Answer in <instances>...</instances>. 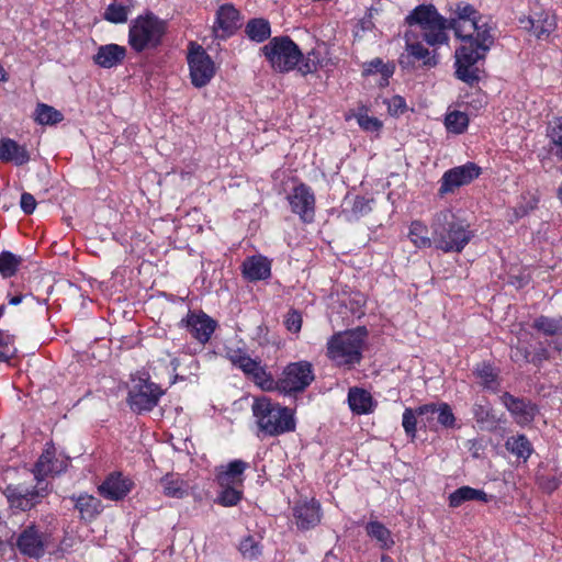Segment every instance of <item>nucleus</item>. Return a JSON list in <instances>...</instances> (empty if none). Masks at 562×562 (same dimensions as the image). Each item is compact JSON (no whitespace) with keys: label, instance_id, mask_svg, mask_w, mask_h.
I'll return each mask as SVG.
<instances>
[{"label":"nucleus","instance_id":"1","mask_svg":"<svg viewBox=\"0 0 562 562\" xmlns=\"http://www.w3.org/2000/svg\"><path fill=\"white\" fill-rule=\"evenodd\" d=\"M64 462L55 457V452L50 450L44 451L34 465L33 473L36 485L33 488L24 484H10L4 490V495L10 507L27 512L34 508L49 494L48 483L45 477L50 474H57L63 471Z\"/></svg>","mask_w":562,"mask_h":562},{"label":"nucleus","instance_id":"2","mask_svg":"<svg viewBox=\"0 0 562 562\" xmlns=\"http://www.w3.org/2000/svg\"><path fill=\"white\" fill-rule=\"evenodd\" d=\"M430 227L435 247L443 252H461L474 237L470 224L448 209L435 214Z\"/></svg>","mask_w":562,"mask_h":562},{"label":"nucleus","instance_id":"3","mask_svg":"<svg viewBox=\"0 0 562 562\" xmlns=\"http://www.w3.org/2000/svg\"><path fill=\"white\" fill-rule=\"evenodd\" d=\"M449 26L463 43L475 41L483 50H490L494 43L492 26L471 4L457 3L449 18Z\"/></svg>","mask_w":562,"mask_h":562},{"label":"nucleus","instance_id":"4","mask_svg":"<svg viewBox=\"0 0 562 562\" xmlns=\"http://www.w3.org/2000/svg\"><path fill=\"white\" fill-rule=\"evenodd\" d=\"M251 411L259 430L265 436H279L295 429L292 409L262 396L254 401Z\"/></svg>","mask_w":562,"mask_h":562},{"label":"nucleus","instance_id":"5","mask_svg":"<svg viewBox=\"0 0 562 562\" xmlns=\"http://www.w3.org/2000/svg\"><path fill=\"white\" fill-rule=\"evenodd\" d=\"M367 336L366 327L337 333L328 339L326 355L337 366L359 364Z\"/></svg>","mask_w":562,"mask_h":562},{"label":"nucleus","instance_id":"6","mask_svg":"<svg viewBox=\"0 0 562 562\" xmlns=\"http://www.w3.org/2000/svg\"><path fill=\"white\" fill-rule=\"evenodd\" d=\"M166 32V21L147 12L131 21L128 45L136 53L155 50L161 45Z\"/></svg>","mask_w":562,"mask_h":562},{"label":"nucleus","instance_id":"7","mask_svg":"<svg viewBox=\"0 0 562 562\" xmlns=\"http://www.w3.org/2000/svg\"><path fill=\"white\" fill-rule=\"evenodd\" d=\"M406 22L411 26L417 25L423 38L430 46L443 45L449 41L447 34V30L450 29L449 20L439 14L431 4L416 7L406 16Z\"/></svg>","mask_w":562,"mask_h":562},{"label":"nucleus","instance_id":"8","mask_svg":"<svg viewBox=\"0 0 562 562\" xmlns=\"http://www.w3.org/2000/svg\"><path fill=\"white\" fill-rule=\"evenodd\" d=\"M271 67L279 72H289L296 68L302 52L289 36H276L261 48Z\"/></svg>","mask_w":562,"mask_h":562},{"label":"nucleus","instance_id":"9","mask_svg":"<svg viewBox=\"0 0 562 562\" xmlns=\"http://www.w3.org/2000/svg\"><path fill=\"white\" fill-rule=\"evenodd\" d=\"M315 374L311 362L302 360L284 367L278 378V392L284 395H295L304 392L314 381Z\"/></svg>","mask_w":562,"mask_h":562},{"label":"nucleus","instance_id":"10","mask_svg":"<svg viewBox=\"0 0 562 562\" xmlns=\"http://www.w3.org/2000/svg\"><path fill=\"white\" fill-rule=\"evenodd\" d=\"M488 50H483L475 41L463 43L456 50V76L461 81L473 86L480 80L477 61L484 59Z\"/></svg>","mask_w":562,"mask_h":562},{"label":"nucleus","instance_id":"11","mask_svg":"<svg viewBox=\"0 0 562 562\" xmlns=\"http://www.w3.org/2000/svg\"><path fill=\"white\" fill-rule=\"evenodd\" d=\"M164 391L148 379L138 378L128 392L130 407L137 413L151 411L159 402Z\"/></svg>","mask_w":562,"mask_h":562},{"label":"nucleus","instance_id":"12","mask_svg":"<svg viewBox=\"0 0 562 562\" xmlns=\"http://www.w3.org/2000/svg\"><path fill=\"white\" fill-rule=\"evenodd\" d=\"M188 64L192 85L196 88L206 86L215 75V66L212 58L200 45L191 43Z\"/></svg>","mask_w":562,"mask_h":562},{"label":"nucleus","instance_id":"13","mask_svg":"<svg viewBox=\"0 0 562 562\" xmlns=\"http://www.w3.org/2000/svg\"><path fill=\"white\" fill-rule=\"evenodd\" d=\"M481 172V167L471 161L447 170L440 179L438 194L443 196L453 193L457 189L468 186L479 178Z\"/></svg>","mask_w":562,"mask_h":562},{"label":"nucleus","instance_id":"14","mask_svg":"<svg viewBox=\"0 0 562 562\" xmlns=\"http://www.w3.org/2000/svg\"><path fill=\"white\" fill-rule=\"evenodd\" d=\"M49 543V535L31 524L18 536L15 546L21 554L33 559L42 558Z\"/></svg>","mask_w":562,"mask_h":562},{"label":"nucleus","instance_id":"15","mask_svg":"<svg viewBox=\"0 0 562 562\" xmlns=\"http://www.w3.org/2000/svg\"><path fill=\"white\" fill-rule=\"evenodd\" d=\"M293 213L304 222H312L315 213V196L311 188L304 183L296 186L288 195Z\"/></svg>","mask_w":562,"mask_h":562},{"label":"nucleus","instance_id":"16","mask_svg":"<svg viewBox=\"0 0 562 562\" xmlns=\"http://www.w3.org/2000/svg\"><path fill=\"white\" fill-rule=\"evenodd\" d=\"M293 517L300 530H310L321 522V504L315 499L300 501L293 507Z\"/></svg>","mask_w":562,"mask_h":562},{"label":"nucleus","instance_id":"17","mask_svg":"<svg viewBox=\"0 0 562 562\" xmlns=\"http://www.w3.org/2000/svg\"><path fill=\"white\" fill-rule=\"evenodd\" d=\"M240 14L232 4H223L216 12L213 32L216 38L226 40L239 27Z\"/></svg>","mask_w":562,"mask_h":562},{"label":"nucleus","instance_id":"18","mask_svg":"<svg viewBox=\"0 0 562 562\" xmlns=\"http://www.w3.org/2000/svg\"><path fill=\"white\" fill-rule=\"evenodd\" d=\"M182 322L191 336L201 344H206L216 328V322L205 313H189Z\"/></svg>","mask_w":562,"mask_h":562},{"label":"nucleus","instance_id":"19","mask_svg":"<svg viewBox=\"0 0 562 562\" xmlns=\"http://www.w3.org/2000/svg\"><path fill=\"white\" fill-rule=\"evenodd\" d=\"M133 483L121 473H111L98 487L101 496L111 501L123 499L132 490Z\"/></svg>","mask_w":562,"mask_h":562},{"label":"nucleus","instance_id":"20","mask_svg":"<svg viewBox=\"0 0 562 562\" xmlns=\"http://www.w3.org/2000/svg\"><path fill=\"white\" fill-rule=\"evenodd\" d=\"M246 469H248L247 462L239 459L233 460L217 468L215 481L221 487L241 486Z\"/></svg>","mask_w":562,"mask_h":562},{"label":"nucleus","instance_id":"21","mask_svg":"<svg viewBox=\"0 0 562 562\" xmlns=\"http://www.w3.org/2000/svg\"><path fill=\"white\" fill-rule=\"evenodd\" d=\"M420 416H426V422L430 423L432 417L437 415V422L445 428H453L456 426V417L450 405L447 403H429L418 406Z\"/></svg>","mask_w":562,"mask_h":562},{"label":"nucleus","instance_id":"22","mask_svg":"<svg viewBox=\"0 0 562 562\" xmlns=\"http://www.w3.org/2000/svg\"><path fill=\"white\" fill-rule=\"evenodd\" d=\"M502 401L519 425H527L533 420L535 407L530 403L509 393H504Z\"/></svg>","mask_w":562,"mask_h":562},{"label":"nucleus","instance_id":"23","mask_svg":"<svg viewBox=\"0 0 562 562\" xmlns=\"http://www.w3.org/2000/svg\"><path fill=\"white\" fill-rule=\"evenodd\" d=\"M406 53L407 55H402L400 59V64L402 66H407L411 64L408 60L413 58L414 60H420L423 66L425 67H435L438 64L436 50H429L420 43H412L409 42L408 35L406 34Z\"/></svg>","mask_w":562,"mask_h":562},{"label":"nucleus","instance_id":"24","mask_svg":"<svg viewBox=\"0 0 562 562\" xmlns=\"http://www.w3.org/2000/svg\"><path fill=\"white\" fill-rule=\"evenodd\" d=\"M30 153L24 145L11 138L0 139V161L23 166L30 161Z\"/></svg>","mask_w":562,"mask_h":562},{"label":"nucleus","instance_id":"25","mask_svg":"<svg viewBox=\"0 0 562 562\" xmlns=\"http://www.w3.org/2000/svg\"><path fill=\"white\" fill-rule=\"evenodd\" d=\"M126 56V48L117 44H106L98 48L93 61L102 68H112L121 64Z\"/></svg>","mask_w":562,"mask_h":562},{"label":"nucleus","instance_id":"26","mask_svg":"<svg viewBox=\"0 0 562 562\" xmlns=\"http://www.w3.org/2000/svg\"><path fill=\"white\" fill-rule=\"evenodd\" d=\"M243 273L250 281L265 280L270 277L271 266L267 258L252 256L244 261Z\"/></svg>","mask_w":562,"mask_h":562},{"label":"nucleus","instance_id":"27","mask_svg":"<svg viewBox=\"0 0 562 562\" xmlns=\"http://www.w3.org/2000/svg\"><path fill=\"white\" fill-rule=\"evenodd\" d=\"M75 502V508L80 513L81 519L92 520L103 510V505L99 498L86 493L78 496H71Z\"/></svg>","mask_w":562,"mask_h":562},{"label":"nucleus","instance_id":"28","mask_svg":"<svg viewBox=\"0 0 562 562\" xmlns=\"http://www.w3.org/2000/svg\"><path fill=\"white\" fill-rule=\"evenodd\" d=\"M491 496L483 490L473 488L471 486H461L449 495V506L452 508L460 507L465 502H490Z\"/></svg>","mask_w":562,"mask_h":562},{"label":"nucleus","instance_id":"29","mask_svg":"<svg viewBox=\"0 0 562 562\" xmlns=\"http://www.w3.org/2000/svg\"><path fill=\"white\" fill-rule=\"evenodd\" d=\"M162 493L167 497L183 498L188 495L189 484L177 473H167L160 479Z\"/></svg>","mask_w":562,"mask_h":562},{"label":"nucleus","instance_id":"30","mask_svg":"<svg viewBox=\"0 0 562 562\" xmlns=\"http://www.w3.org/2000/svg\"><path fill=\"white\" fill-rule=\"evenodd\" d=\"M366 532L382 550H389L395 543L391 530L378 520L369 521L366 525Z\"/></svg>","mask_w":562,"mask_h":562},{"label":"nucleus","instance_id":"31","mask_svg":"<svg viewBox=\"0 0 562 562\" xmlns=\"http://www.w3.org/2000/svg\"><path fill=\"white\" fill-rule=\"evenodd\" d=\"M549 139V153L562 160V116L551 120L546 130Z\"/></svg>","mask_w":562,"mask_h":562},{"label":"nucleus","instance_id":"32","mask_svg":"<svg viewBox=\"0 0 562 562\" xmlns=\"http://www.w3.org/2000/svg\"><path fill=\"white\" fill-rule=\"evenodd\" d=\"M348 403L352 412L357 414H367L371 411L372 396L369 392L353 387L349 390Z\"/></svg>","mask_w":562,"mask_h":562},{"label":"nucleus","instance_id":"33","mask_svg":"<svg viewBox=\"0 0 562 562\" xmlns=\"http://www.w3.org/2000/svg\"><path fill=\"white\" fill-rule=\"evenodd\" d=\"M473 374L475 375L479 383L484 389L490 390V391L498 390L499 382L497 379V374L491 363H487V362L479 363L475 367Z\"/></svg>","mask_w":562,"mask_h":562},{"label":"nucleus","instance_id":"34","mask_svg":"<svg viewBox=\"0 0 562 562\" xmlns=\"http://www.w3.org/2000/svg\"><path fill=\"white\" fill-rule=\"evenodd\" d=\"M533 34L540 38H547L557 26L555 18L549 13H541L537 19H528Z\"/></svg>","mask_w":562,"mask_h":562},{"label":"nucleus","instance_id":"35","mask_svg":"<svg viewBox=\"0 0 562 562\" xmlns=\"http://www.w3.org/2000/svg\"><path fill=\"white\" fill-rule=\"evenodd\" d=\"M395 66L393 63H384L381 58H374L363 65L362 74L370 76L373 74H380L382 76L381 86H386L389 79L393 76Z\"/></svg>","mask_w":562,"mask_h":562},{"label":"nucleus","instance_id":"36","mask_svg":"<svg viewBox=\"0 0 562 562\" xmlns=\"http://www.w3.org/2000/svg\"><path fill=\"white\" fill-rule=\"evenodd\" d=\"M408 238L417 248H429L434 244L432 236H428L427 225L420 221L411 223Z\"/></svg>","mask_w":562,"mask_h":562},{"label":"nucleus","instance_id":"37","mask_svg":"<svg viewBox=\"0 0 562 562\" xmlns=\"http://www.w3.org/2000/svg\"><path fill=\"white\" fill-rule=\"evenodd\" d=\"M506 449L517 458L527 460L532 453V446L525 435H515L505 442Z\"/></svg>","mask_w":562,"mask_h":562},{"label":"nucleus","instance_id":"38","mask_svg":"<svg viewBox=\"0 0 562 562\" xmlns=\"http://www.w3.org/2000/svg\"><path fill=\"white\" fill-rule=\"evenodd\" d=\"M247 36L257 43H262L270 37V23L265 19H251L245 27Z\"/></svg>","mask_w":562,"mask_h":562},{"label":"nucleus","instance_id":"39","mask_svg":"<svg viewBox=\"0 0 562 562\" xmlns=\"http://www.w3.org/2000/svg\"><path fill=\"white\" fill-rule=\"evenodd\" d=\"M34 114L35 121L41 125H54L64 119L61 112L45 103H38Z\"/></svg>","mask_w":562,"mask_h":562},{"label":"nucleus","instance_id":"40","mask_svg":"<svg viewBox=\"0 0 562 562\" xmlns=\"http://www.w3.org/2000/svg\"><path fill=\"white\" fill-rule=\"evenodd\" d=\"M249 379L263 391H278V379L274 380L271 373H269L261 363Z\"/></svg>","mask_w":562,"mask_h":562},{"label":"nucleus","instance_id":"41","mask_svg":"<svg viewBox=\"0 0 562 562\" xmlns=\"http://www.w3.org/2000/svg\"><path fill=\"white\" fill-rule=\"evenodd\" d=\"M445 125L449 132L461 134L468 128L469 117L464 112L452 111L446 114Z\"/></svg>","mask_w":562,"mask_h":562},{"label":"nucleus","instance_id":"42","mask_svg":"<svg viewBox=\"0 0 562 562\" xmlns=\"http://www.w3.org/2000/svg\"><path fill=\"white\" fill-rule=\"evenodd\" d=\"M417 417H420V423H424L426 426V422H424L425 416H420L418 413V407L413 409L411 407L405 408L402 417V426L404 428V431L411 440H414L416 438V431H417Z\"/></svg>","mask_w":562,"mask_h":562},{"label":"nucleus","instance_id":"43","mask_svg":"<svg viewBox=\"0 0 562 562\" xmlns=\"http://www.w3.org/2000/svg\"><path fill=\"white\" fill-rule=\"evenodd\" d=\"M238 550L243 558L248 560H255L262 553V547L260 541L255 539L254 536H246L241 539Z\"/></svg>","mask_w":562,"mask_h":562},{"label":"nucleus","instance_id":"44","mask_svg":"<svg viewBox=\"0 0 562 562\" xmlns=\"http://www.w3.org/2000/svg\"><path fill=\"white\" fill-rule=\"evenodd\" d=\"M130 8L117 2L109 4L103 13L104 20L120 24L127 21Z\"/></svg>","mask_w":562,"mask_h":562},{"label":"nucleus","instance_id":"45","mask_svg":"<svg viewBox=\"0 0 562 562\" xmlns=\"http://www.w3.org/2000/svg\"><path fill=\"white\" fill-rule=\"evenodd\" d=\"M319 65L321 54L317 50L312 49L305 56L302 54V58L296 67L301 75L306 76L315 72Z\"/></svg>","mask_w":562,"mask_h":562},{"label":"nucleus","instance_id":"46","mask_svg":"<svg viewBox=\"0 0 562 562\" xmlns=\"http://www.w3.org/2000/svg\"><path fill=\"white\" fill-rule=\"evenodd\" d=\"M21 262V259L10 251H3L0 254V273L4 278L12 277Z\"/></svg>","mask_w":562,"mask_h":562},{"label":"nucleus","instance_id":"47","mask_svg":"<svg viewBox=\"0 0 562 562\" xmlns=\"http://www.w3.org/2000/svg\"><path fill=\"white\" fill-rule=\"evenodd\" d=\"M533 328L543 333L544 335L553 336L561 330L562 325L559 319L548 316H539L533 322Z\"/></svg>","mask_w":562,"mask_h":562},{"label":"nucleus","instance_id":"48","mask_svg":"<svg viewBox=\"0 0 562 562\" xmlns=\"http://www.w3.org/2000/svg\"><path fill=\"white\" fill-rule=\"evenodd\" d=\"M239 486L222 487V492L217 496V503L225 507L237 505L241 499L243 492L238 490Z\"/></svg>","mask_w":562,"mask_h":562},{"label":"nucleus","instance_id":"49","mask_svg":"<svg viewBox=\"0 0 562 562\" xmlns=\"http://www.w3.org/2000/svg\"><path fill=\"white\" fill-rule=\"evenodd\" d=\"M370 211V201L363 196H356L350 209V217L359 218L360 216L368 214Z\"/></svg>","mask_w":562,"mask_h":562},{"label":"nucleus","instance_id":"50","mask_svg":"<svg viewBox=\"0 0 562 562\" xmlns=\"http://www.w3.org/2000/svg\"><path fill=\"white\" fill-rule=\"evenodd\" d=\"M357 122L362 130L368 132H376L382 127V123L376 117L369 116L366 113H359Z\"/></svg>","mask_w":562,"mask_h":562},{"label":"nucleus","instance_id":"51","mask_svg":"<svg viewBox=\"0 0 562 562\" xmlns=\"http://www.w3.org/2000/svg\"><path fill=\"white\" fill-rule=\"evenodd\" d=\"M302 315L296 310H291L284 319L286 329L291 333L297 334L302 328Z\"/></svg>","mask_w":562,"mask_h":562},{"label":"nucleus","instance_id":"52","mask_svg":"<svg viewBox=\"0 0 562 562\" xmlns=\"http://www.w3.org/2000/svg\"><path fill=\"white\" fill-rule=\"evenodd\" d=\"M389 112L392 115H400L403 114L407 108L406 101L401 95H394L389 100Z\"/></svg>","mask_w":562,"mask_h":562},{"label":"nucleus","instance_id":"53","mask_svg":"<svg viewBox=\"0 0 562 562\" xmlns=\"http://www.w3.org/2000/svg\"><path fill=\"white\" fill-rule=\"evenodd\" d=\"M20 204L25 214H32L36 207V200L31 193L24 192L21 195Z\"/></svg>","mask_w":562,"mask_h":562},{"label":"nucleus","instance_id":"54","mask_svg":"<svg viewBox=\"0 0 562 562\" xmlns=\"http://www.w3.org/2000/svg\"><path fill=\"white\" fill-rule=\"evenodd\" d=\"M510 359L515 362H530V352L527 347H514L512 348Z\"/></svg>","mask_w":562,"mask_h":562},{"label":"nucleus","instance_id":"55","mask_svg":"<svg viewBox=\"0 0 562 562\" xmlns=\"http://www.w3.org/2000/svg\"><path fill=\"white\" fill-rule=\"evenodd\" d=\"M549 357H550V355H549L548 349H546L544 347H541L538 350H536L533 356L530 358V362L533 363L535 366H541V363L543 361H547L549 359Z\"/></svg>","mask_w":562,"mask_h":562},{"label":"nucleus","instance_id":"56","mask_svg":"<svg viewBox=\"0 0 562 562\" xmlns=\"http://www.w3.org/2000/svg\"><path fill=\"white\" fill-rule=\"evenodd\" d=\"M538 198L536 196H531L527 202L526 204L524 205H520L518 207V213L519 215L524 216L526 214H528L530 211H533L537 206H538Z\"/></svg>","mask_w":562,"mask_h":562},{"label":"nucleus","instance_id":"57","mask_svg":"<svg viewBox=\"0 0 562 562\" xmlns=\"http://www.w3.org/2000/svg\"><path fill=\"white\" fill-rule=\"evenodd\" d=\"M246 352L241 349H227L226 350V358L232 362V364L236 366L237 360L241 359V357Z\"/></svg>","mask_w":562,"mask_h":562},{"label":"nucleus","instance_id":"58","mask_svg":"<svg viewBox=\"0 0 562 562\" xmlns=\"http://www.w3.org/2000/svg\"><path fill=\"white\" fill-rule=\"evenodd\" d=\"M13 336L0 330V347L3 349L13 348Z\"/></svg>","mask_w":562,"mask_h":562},{"label":"nucleus","instance_id":"59","mask_svg":"<svg viewBox=\"0 0 562 562\" xmlns=\"http://www.w3.org/2000/svg\"><path fill=\"white\" fill-rule=\"evenodd\" d=\"M260 360L250 359L249 362L243 368V372L250 378V375L254 373V371L259 367Z\"/></svg>","mask_w":562,"mask_h":562},{"label":"nucleus","instance_id":"60","mask_svg":"<svg viewBox=\"0 0 562 562\" xmlns=\"http://www.w3.org/2000/svg\"><path fill=\"white\" fill-rule=\"evenodd\" d=\"M15 353V348L4 349L0 351V362L10 360Z\"/></svg>","mask_w":562,"mask_h":562},{"label":"nucleus","instance_id":"61","mask_svg":"<svg viewBox=\"0 0 562 562\" xmlns=\"http://www.w3.org/2000/svg\"><path fill=\"white\" fill-rule=\"evenodd\" d=\"M250 356L245 353L241 359L237 360V363L235 367H237L238 369L243 370V368L247 364V362H249L250 360Z\"/></svg>","mask_w":562,"mask_h":562},{"label":"nucleus","instance_id":"62","mask_svg":"<svg viewBox=\"0 0 562 562\" xmlns=\"http://www.w3.org/2000/svg\"><path fill=\"white\" fill-rule=\"evenodd\" d=\"M360 25H361V29L363 31L366 30H371L373 27V23L370 19H368L367 16L363 18L361 21H360Z\"/></svg>","mask_w":562,"mask_h":562},{"label":"nucleus","instance_id":"63","mask_svg":"<svg viewBox=\"0 0 562 562\" xmlns=\"http://www.w3.org/2000/svg\"><path fill=\"white\" fill-rule=\"evenodd\" d=\"M23 300V296L22 295H15V296H12L10 300H9V304L11 305H18L22 302Z\"/></svg>","mask_w":562,"mask_h":562},{"label":"nucleus","instance_id":"64","mask_svg":"<svg viewBox=\"0 0 562 562\" xmlns=\"http://www.w3.org/2000/svg\"><path fill=\"white\" fill-rule=\"evenodd\" d=\"M381 562H393V560L391 557L383 554L381 557Z\"/></svg>","mask_w":562,"mask_h":562}]
</instances>
